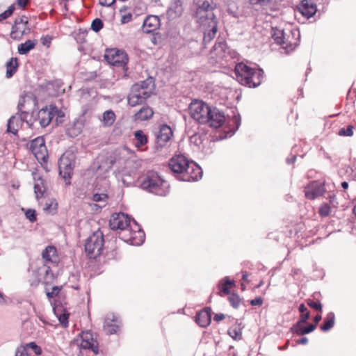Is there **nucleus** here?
<instances>
[{
    "mask_svg": "<svg viewBox=\"0 0 356 356\" xmlns=\"http://www.w3.org/2000/svg\"><path fill=\"white\" fill-rule=\"evenodd\" d=\"M234 73L237 81L249 88L259 86L264 75L262 70L252 68L243 63L236 65Z\"/></svg>",
    "mask_w": 356,
    "mask_h": 356,
    "instance_id": "nucleus-3",
    "label": "nucleus"
},
{
    "mask_svg": "<svg viewBox=\"0 0 356 356\" xmlns=\"http://www.w3.org/2000/svg\"><path fill=\"white\" fill-rule=\"evenodd\" d=\"M229 334L230 335L231 337L236 340L240 339L241 337V332L236 327H232L229 330Z\"/></svg>",
    "mask_w": 356,
    "mask_h": 356,
    "instance_id": "nucleus-46",
    "label": "nucleus"
},
{
    "mask_svg": "<svg viewBox=\"0 0 356 356\" xmlns=\"http://www.w3.org/2000/svg\"><path fill=\"white\" fill-rule=\"evenodd\" d=\"M104 58L109 64L118 67L124 66L128 61L126 53L124 51L116 49H107Z\"/></svg>",
    "mask_w": 356,
    "mask_h": 356,
    "instance_id": "nucleus-12",
    "label": "nucleus"
},
{
    "mask_svg": "<svg viewBox=\"0 0 356 356\" xmlns=\"http://www.w3.org/2000/svg\"><path fill=\"white\" fill-rule=\"evenodd\" d=\"M15 10V6L13 4L10 6L7 10H6L3 13L0 14V22L8 18L13 13Z\"/></svg>",
    "mask_w": 356,
    "mask_h": 356,
    "instance_id": "nucleus-44",
    "label": "nucleus"
},
{
    "mask_svg": "<svg viewBox=\"0 0 356 356\" xmlns=\"http://www.w3.org/2000/svg\"><path fill=\"white\" fill-rule=\"evenodd\" d=\"M317 11L316 5L310 0H302L296 7V16L298 13L307 19L314 16Z\"/></svg>",
    "mask_w": 356,
    "mask_h": 356,
    "instance_id": "nucleus-17",
    "label": "nucleus"
},
{
    "mask_svg": "<svg viewBox=\"0 0 356 356\" xmlns=\"http://www.w3.org/2000/svg\"><path fill=\"white\" fill-rule=\"evenodd\" d=\"M195 3L197 8L193 16L200 15L202 16L209 12H213L216 7L212 2L210 3L208 0H195Z\"/></svg>",
    "mask_w": 356,
    "mask_h": 356,
    "instance_id": "nucleus-23",
    "label": "nucleus"
},
{
    "mask_svg": "<svg viewBox=\"0 0 356 356\" xmlns=\"http://www.w3.org/2000/svg\"><path fill=\"white\" fill-rule=\"evenodd\" d=\"M325 192L324 184L319 181H312L305 188V196L309 200L322 196Z\"/></svg>",
    "mask_w": 356,
    "mask_h": 356,
    "instance_id": "nucleus-15",
    "label": "nucleus"
},
{
    "mask_svg": "<svg viewBox=\"0 0 356 356\" xmlns=\"http://www.w3.org/2000/svg\"><path fill=\"white\" fill-rule=\"evenodd\" d=\"M353 134V127L348 125L346 128L343 127L339 131V136H351Z\"/></svg>",
    "mask_w": 356,
    "mask_h": 356,
    "instance_id": "nucleus-42",
    "label": "nucleus"
},
{
    "mask_svg": "<svg viewBox=\"0 0 356 356\" xmlns=\"http://www.w3.org/2000/svg\"><path fill=\"white\" fill-rule=\"evenodd\" d=\"M209 118L204 124H208L211 127L218 128L225 120V115L217 108H210L209 114L207 115Z\"/></svg>",
    "mask_w": 356,
    "mask_h": 356,
    "instance_id": "nucleus-18",
    "label": "nucleus"
},
{
    "mask_svg": "<svg viewBox=\"0 0 356 356\" xmlns=\"http://www.w3.org/2000/svg\"><path fill=\"white\" fill-rule=\"evenodd\" d=\"M30 149L38 161H45L47 150L42 137H38L33 140L30 145Z\"/></svg>",
    "mask_w": 356,
    "mask_h": 356,
    "instance_id": "nucleus-13",
    "label": "nucleus"
},
{
    "mask_svg": "<svg viewBox=\"0 0 356 356\" xmlns=\"http://www.w3.org/2000/svg\"><path fill=\"white\" fill-rule=\"evenodd\" d=\"M6 77L10 78L16 72L18 67V61L17 58H11L6 63Z\"/></svg>",
    "mask_w": 356,
    "mask_h": 356,
    "instance_id": "nucleus-32",
    "label": "nucleus"
},
{
    "mask_svg": "<svg viewBox=\"0 0 356 356\" xmlns=\"http://www.w3.org/2000/svg\"><path fill=\"white\" fill-rule=\"evenodd\" d=\"M27 24H28V17L26 16H21V17L16 18L14 25Z\"/></svg>",
    "mask_w": 356,
    "mask_h": 356,
    "instance_id": "nucleus-54",
    "label": "nucleus"
},
{
    "mask_svg": "<svg viewBox=\"0 0 356 356\" xmlns=\"http://www.w3.org/2000/svg\"><path fill=\"white\" fill-rule=\"evenodd\" d=\"M76 343L81 348L91 350L96 354L98 353L97 341L90 332H82L79 338L77 339Z\"/></svg>",
    "mask_w": 356,
    "mask_h": 356,
    "instance_id": "nucleus-14",
    "label": "nucleus"
},
{
    "mask_svg": "<svg viewBox=\"0 0 356 356\" xmlns=\"http://www.w3.org/2000/svg\"><path fill=\"white\" fill-rule=\"evenodd\" d=\"M26 103V99L25 97H20L18 105L17 110L18 111H22L25 108V104Z\"/></svg>",
    "mask_w": 356,
    "mask_h": 356,
    "instance_id": "nucleus-55",
    "label": "nucleus"
},
{
    "mask_svg": "<svg viewBox=\"0 0 356 356\" xmlns=\"http://www.w3.org/2000/svg\"><path fill=\"white\" fill-rule=\"evenodd\" d=\"M15 115H17L19 118L20 124L22 123V122H26L29 127L32 125L31 120H28L29 114L27 111H25L24 110L22 111H17V113Z\"/></svg>",
    "mask_w": 356,
    "mask_h": 356,
    "instance_id": "nucleus-40",
    "label": "nucleus"
},
{
    "mask_svg": "<svg viewBox=\"0 0 356 356\" xmlns=\"http://www.w3.org/2000/svg\"><path fill=\"white\" fill-rule=\"evenodd\" d=\"M56 112H58V109L55 106L40 109L38 113V120L40 125L43 128L47 127L56 115Z\"/></svg>",
    "mask_w": 356,
    "mask_h": 356,
    "instance_id": "nucleus-16",
    "label": "nucleus"
},
{
    "mask_svg": "<svg viewBox=\"0 0 356 356\" xmlns=\"http://www.w3.org/2000/svg\"><path fill=\"white\" fill-rule=\"evenodd\" d=\"M26 217L28 218L31 222H34L36 220V215L34 210L29 209L26 213Z\"/></svg>",
    "mask_w": 356,
    "mask_h": 356,
    "instance_id": "nucleus-52",
    "label": "nucleus"
},
{
    "mask_svg": "<svg viewBox=\"0 0 356 356\" xmlns=\"http://www.w3.org/2000/svg\"><path fill=\"white\" fill-rule=\"evenodd\" d=\"M196 323L202 327H207L211 321V309L210 307L204 308L195 316Z\"/></svg>",
    "mask_w": 356,
    "mask_h": 356,
    "instance_id": "nucleus-21",
    "label": "nucleus"
},
{
    "mask_svg": "<svg viewBox=\"0 0 356 356\" xmlns=\"http://www.w3.org/2000/svg\"><path fill=\"white\" fill-rule=\"evenodd\" d=\"M169 168L177 174V178L184 181H195L201 179L203 171L194 161L185 156L179 154L173 156L169 162Z\"/></svg>",
    "mask_w": 356,
    "mask_h": 356,
    "instance_id": "nucleus-2",
    "label": "nucleus"
},
{
    "mask_svg": "<svg viewBox=\"0 0 356 356\" xmlns=\"http://www.w3.org/2000/svg\"><path fill=\"white\" fill-rule=\"evenodd\" d=\"M42 258L50 262H56L57 260V250L54 246H47L42 253Z\"/></svg>",
    "mask_w": 356,
    "mask_h": 356,
    "instance_id": "nucleus-27",
    "label": "nucleus"
},
{
    "mask_svg": "<svg viewBox=\"0 0 356 356\" xmlns=\"http://www.w3.org/2000/svg\"><path fill=\"white\" fill-rule=\"evenodd\" d=\"M183 13L182 3L179 0H176L171 3L170 7L167 10V15L168 19H175L181 15Z\"/></svg>",
    "mask_w": 356,
    "mask_h": 356,
    "instance_id": "nucleus-25",
    "label": "nucleus"
},
{
    "mask_svg": "<svg viewBox=\"0 0 356 356\" xmlns=\"http://www.w3.org/2000/svg\"><path fill=\"white\" fill-rule=\"evenodd\" d=\"M335 323V315L334 312H329L326 317L324 318L323 323L321 325L320 328L323 332H327L330 330Z\"/></svg>",
    "mask_w": 356,
    "mask_h": 356,
    "instance_id": "nucleus-29",
    "label": "nucleus"
},
{
    "mask_svg": "<svg viewBox=\"0 0 356 356\" xmlns=\"http://www.w3.org/2000/svg\"><path fill=\"white\" fill-rule=\"evenodd\" d=\"M232 122L236 126V130L238 129L241 124V118L239 115H234L232 118Z\"/></svg>",
    "mask_w": 356,
    "mask_h": 356,
    "instance_id": "nucleus-57",
    "label": "nucleus"
},
{
    "mask_svg": "<svg viewBox=\"0 0 356 356\" xmlns=\"http://www.w3.org/2000/svg\"><path fill=\"white\" fill-rule=\"evenodd\" d=\"M141 188L154 195L165 196L170 186L156 172L149 171L145 175L140 184Z\"/></svg>",
    "mask_w": 356,
    "mask_h": 356,
    "instance_id": "nucleus-5",
    "label": "nucleus"
},
{
    "mask_svg": "<svg viewBox=\"0 0 356 356\" xmlns=\"http://www.w3.org/2000/svg\"><path fill=\"white\" fill-rule=\"evenodd\" d=\"M263 303V300L261 297H257L250 301V304L252 306L261 305Z\"/></svg>",
    "mask_w": 356,
    "mask_h": 356,
    "instance_id": "nucleus-58",
    "label": "nucleus"
},
{
    "mask_svg": "<svg viewBox=\"0 0 356 356\" xmlns=\"http://www.w3.org/2000/svg\"><path fill=\"white\" fill-rule=\"evenodd\" d=\"M235 57V52L231 51L225 42L216 43L210 52L209 59L212 63H222L228 62Z\"/></svg>",
    "mask_w": 356,
    "mask_h": 356,
    "instance_id": "nucleus-9",
    "label": "nucleus"
},
{
    "mask_svg": "<svg viewBox=\"0 0 356 356\" xmlns=\"http://www.w3.org/2000/svg\"><path fill=\"white\" fill-rule=\"evenodd\" d=\"M154 112L149 106L143 107L134 115L135 120L144 121L149 119L153 115Z\"/></svg>",
    "mask_w": 356,
    "mask_h": 356,
    "instance_id": "nucleus-28",
    "label": "nucleus"
},
{
    "mask_svg": "<svg viewBox=\"0 0 356 356\" xmlns=\"http://www.w3.org/2000/svg\"><path fill=\"white\" fill-rule=\"evenodd\" d=\"M99 2L100 5L108 7L112 6L115 2V0H99Z\"/></svg>",
    "mask_w": 356,
    "mask_h": 356,
    "instance_id": "nucleus-59",
    "label": "nucleus"
},
{
    "mask_svg": "<svg viewBox=\"0 0 356 356\" xmlns=\"http://www.w3.org/2000/svg\"><path fill=\"white\" fill-rule=\"evenodd\" d=\"M307 342H308V339H307V337H304L300 338V339L297 341V343H298V344H303V345L307 344Z\"/></svg>",
    "mask_w": 356,
    "mask_h": 356,
    "instance_id": "nucleus-64",
    "label": "nucleus"
},
{
    "mask_svg": "<svg viewBox=\"0 0 356 356\" xmlns=\"http://www.w3.org/2000/svg\"><path fill=\"white\" fill-rule=\"evenodd\" d=\"M51 41V38L47 35L41 38V42L43 45L49 47Z\"/></svg>",
    "mask_w": 356,
    "mask_h": 356,
    "instance_id": "nucleus-60",
    "label": "nucleus"
},
{
    "mask_svg": "<svg viewBox=\"0 0 356 356\" xmlns=\"http://www.w3.org/2000/svg\"><path fill=\"white\" fill-rule=\"evenodd\" d=\"M108 199V195L105 193H96L94 194L92 196V200L96 202H102V204H95L94 206L96 207L95 211H100V209L105 206V202L106 200Z\"/></svg>",
    "mask_w": 356,
    "mask_h": 356,
    "instance_id": "nucleus-36",
    "label": "nucleus"
},
{
    "mask_svg": "<svg viewBox=\"0 0 356 356\" xmlns=\"http://www.w3.org/2000/svg\"><path fill=\"white\" fill-rule=\"evenodd\" d=\"M32 176L34 180V192L36 197L38 199L43 196L46 187L44 186V180L39 173L37 172H33Z\"/></svg>",
    "mask_w": 356,
    "mask_h": 356,
    "instance_id": "nucleus-24",
    "label": "nucleus"
},
{
    "mask_svg": "<svg viewBox=\"0 0 356 356\" xmlns=\"http://www.w3.org/2000/svg\"><path fill=\"white\" fill-rule=\"evenodd\" d=\"M307 303L310 307L319 312L322 311V305L319 302H314L312 300L309 299L307 300Z\"/></svg>",
    "mask_w": 356,
    "mask_h": 356,
    "instance_id": "nucleus-48",
    "label": "nucleus"
},
{
    "mask_svg": "<svg viewBox=\"0 0 356 356\" xmlns=\"http://www.w3.org/2000/svg\"><path fill=\"white\" fill-rule=\"evenodd\" d=\"M160 26V19L156 15H149L145 18L143 24V31L149 33Z\"/></svg>",
    "mask_w": 356,
    "mask_h": 356,
    "instance_id": "nucleus-22",
    "label": "nucleus"
},
{
    "mask_svg": "<svg viewBox=\"0 0 356 356\" xmlns=\"http://www.w3.org/2000/svg\"><path fill=\"white\" fill-rule=\"evenodd\" d=\"M194 17L204 33V42H210L216 36L218 31L217 21L213 12H209L202 16L201 15H194Z\"/></svg>",
    "mask_w": 356,
    "mask_h": 356,
    "instance_id": "nucleus-6",
    "label": "nucleus"
},
{
    "mask_svg": "<svg viewBox=\"0 0 356 356\" xmlns=\"http://www.w3.org/2000/svg\"><path fill=\"white\" fill-rule=\"evenodd\" d=\"M121 325L120 321L114 314H108L105 318L104 330L108 334L118 332Z\"/></svg>",
    "mask_w": 356,
    "mask_h": 356,
    "instance_id": "nucleus-19",
    "label": "nucleus"
},
{
    "mask_svg": "<svg viewBox=\"0 0 356 356\" xmlns=\"http://www.w3.org/2000/svg\"><path fill=\"white\" fill-rule=\"evenodd\" d=\"M135 136V146L138 148L145 145L147 143V136L141 130H138L134 133Z\"/></svg>",
    "mask_w": 356,
    "mask_h": 356,
    "instance_id": "nucleus-34",
    "label": "nucleus"
},
{
    "mask_svg": "<svg viewBox=\"0 0 356 356\" xmlns=\"http://www.w3.org/2000/svg\"><path fill=\"white\" fill-rule=\"evenodd\" d=\"M309 318V312H307L306 313H303L300 315V321L297 322L295 325L300 326L302 323H305L307 319Z\"/></svg>",
    "mask_w": 356,
    "mask_h": 356,
    "instance_id": "nucleus-51",
    "label": "nucleus"
},
{
    "mask_svg": "<svg viewBox=\"0 0 356 356\" xmlns=\"http://www.w3.org/2000/svg\"><path fill=\"white\" fill-rule=\"evenodd\" d=\"M225 318V315L222 314H216L214 317L213 320L215 321L219 322Z\"/></svg>",
    "mask_w": 356,
    "mask_h": 356,
    "instance_id": "nucleus-61",
    "label": "nucleus"
},
{
    "mask_svg": "<svg viewBox=\"0 0 356 356\" xmlns=\"http://www.w3.org/2000/svg\"><path fill=\"white\" fill-rule=\"evenodd\" d=\"M103 28V22L99 18L95 19L91 24V29L95 32L99 31Z\"/></svg>",
    "mask_w": 356,
    "mask_h": 356,
    "instance_id": "nucleus-43",
    "label": "nucleus"
},
{
    "mask_svg": "<svg viewBox=\"0 0 356 356\" xmlns=\"http://www.w3.org/2000/svg\"><path fill=\"white\" fill-rule=\"evenodd\" d=\"M316 329V325L310 324L309 326L304 327L300 325V327L294 325L292 328L294 332L298 334L303 335L313 332Z\"/></svg>",
    "mask_w": 356,
    "mask_h": 356,
    "instance_id": "nucleus-37",
    "label": "nucleus"
},
{
    "mask_svg": "<svg viewBox=\"0 0 356 356\" xmlns=\"http://www.w3.org/2000/svg\"><path fill=\"white\" fill-rule=\"evenodd\" d=\"M172 136V131L171 128L166 124L161 127L158 134H156V144L158 146L163 147L170 140Z\"/></svg>",
    "mask_w": 356,
    "mask_h": 356,
    "instance_id": "nucleus-20",
    "label": "nucleus"
},
{
    "mask_svg": "<svg viewBox=\"0 0 356 356\" xmlns=\"http://www.w3.org/2000/svg\"><path fill=\"white\" fill-rule=\"evenodd\" d=\"M29 0H17V3L20 7H24L27 5Z\"/></svg>",
    "mask_w": 356,
    "mask_h": 356,
    "instance_id": "nucleus-62",
    "label": "nucleus"
},
{
    "mask_svg": "<svg viewBox=\"0 0 356 356\" xmlns=\"http://www.w3.org/2000/svg\"><path fill=\"white\" fill-rule=\"evenodd\" d=\"M36 44L37 42L35 40H28L25 42L18 45V53L21 55L26 54L35 47Z\"/></svg>",
    "mask_w": 356,
    "mask_h": 356,
    "instance_id": "nucleus-31",
    "label": "nucleus"
},
{
    "mask_svg": "<svg viewBox=\"0 0 356 356\" xmlns=\"http://www.w3.org/2000/svg\"><path fill=\"white\" fill-rule=\"evenodd\" d=\"M75 154L67 150L65 152L58 161L59 174L65 179H70L75 166Z\"/></svg>",
    "mask_w": 356,
    "mask_h": 356,
    "instance_id": "nucleus-10",
    "label": "nucleus"
},
{
    "mask_svg": "<svg viewBox=\"0 0 356 356\" xmlns=\"http://www.w3.org/2000/svg\"><path fill=\"white\" fill-rule=\"evenodd\" d=\"M104 246V236L97 231L90 236L85 244V250L90 258H96L101 254Z\"/></svg>",
    "mask_w": 356,
    "mask_h": 356,
    "instance_id": "nucleus-8",
    "label": "nucleus"
},
{
    "mask_svg": "<svg viewBox=\"0 0 356 356\" xmlns=\"http://www.w3.org/2000/svg\"><path fill=\"white\" fill-rule=\"evenodd\" d=\"M332 211L330 206L327 203H323L318 210V213L321 217L328 216Z\"/></svg>",
    "mask_w": 356,
    "mask_h": 356,
    "instance_id": "nucleus-39",
    "label": "nucleus"
},
{
    "mask_svg": "<svg viewBox=\"0 0 356 356\" xmlns=\"http://www.w3.org/2000/svg\"><path fill=\"white\" fill-rule=\"evenodd\" d=\"M115 120V115L111 110L106 111L102 114V122L106 127L111 126Z\"/></svg>",
    "mask_w": 356,
    "mask_h": 356,
    "instance_id": "nucleus-33",
    "label": "nucleus"
},
{
    "mask_svg": "<svg viewBox=\"0 0 356 356\" xmlns=\"http://www.w3.org/2000/svg\"><path fill=\"white\" fill-rule=\"evenodd\" d=\"M26 347L31 348L34 353L39 355L42 353V349L40 346H38L35 342H30L26 344Z\"/></svg>",
    "mask_w": 356,
    "mask_h": 356,
    "instance_id": "nucleus-50",
    "label": "nucleus"
},
{
    "mask_svg": "<svg viewBox=\"0 0 356 356\" xmlns=\"http://www.w3.org/2000/svg\"><path fill=\"white\" fill-rule=\"evenodd\" d=\"M210 106L202 101L194 100L189 107V113L192 118L200 124H204L209 118L207 115L209 114Z\"/></svg>",
    "mask_w": 356,
    "mask_h": 356,
    "instance_id": "nucleus-11",
    "label": "nucleus"
},
{
    "mask_svg": "<svg viewBox=\"0 0 356 356\" xmlns=\"http://www.w3.org/2000/svg\"><path fill=\"white\" fill-rule=\"evenodd\" d=\"M131 19H132V14H131V13L124 14V15H122L121 23L127 24V23L129 22L130 21H131Z\"/></svg>",
    "mask_w": 356,
    "mask_h": 356,
    "instance_id": "nucleus-56",
    "label": "nucleus"
},
{
    "mask_svg": "<svg viewBox=\"0 0 356 356\" xmlns=\"http://www.w3.org/2000/svg\"><path fill=\"white\" fill-rule=\"evenodd\" d=\"M109 226L113 230H120V238L127 243L140 245L145 241L144 232L127 214L122 212L112 214L109 220Z\"/></svg>",
    "mask_w": 356,
    "mask_h": 356,
    "instance_id": "nucleus-1",
    "label": "nucleus"
},
{
    "mask_svg": "<svg viewBox=\"0 0 356 356\" xmlns=\"http://www.w3.org/2000/svg\"><path fill=\"white\" fill-rule=\"evenodd\" d=\"M152 92V88H148L146 81L134 84L128 96V104L133 107L141 104L150 97Z\"/></svg>",
    "mask_w": 356,
    "mask_h": 356,
    "instance_id": "nucleus-7",
    "label": "nucleus"
},
{
    "mask_svg": "<svg viewBox=\"0 0 356 356\" xmlns=\"http://www.w3.org/2000/svg\"><path fill=\"white\" fill-rule=\"evenodd\" d=\"M68 318L69 315L67 314H62L58 316V320L62 325L67 326L68 324Z\"/></svg>",
    "mask_w": 356,
    "mask_h": 356,
    "instance_id": "nucleus-53",
    "label": "nucleus"
},
{
    "mask_svg": "<svg viewBox=\"0 0 356 356\" xmlns=\"http://www.w3.org/2000/svg\"><path fill=\"white\" fill-rule=\"evenodd\" d=\"M229 286H234V282L233 280H230L227 277H225L219 283L220 290L225 294L229 293L230 290L229 289Z\"/></svg>",
    "mask_w": 356,
    "mask_h": 356,
    "instance_id": "nucleus-38",
    "label": "nucleus"
},
{
    "mask_svg": "<svg viewBox=\"0 0 356 356\" xmlns=\"http://www.w3.org/2000/svg\"><path fill=\"white\" fill-rule=\"evenodd\" d=\"M27 29V24L13 25L10 36L13 38H20Z\"/></svg>",
    "mask_w": 356,
    "mask_h": 356,
    "instance_id": "nucleus-35",
    "label": "nucleus"
},
{
    "mask_svg": "<svg viewBox=\"0 0 356 356\" xmlns=\"http://www.w3.org/2000/svg\"><path fill=\"white\" fill-rule=\"evenodd\" d=\"M298 310L302 314L306 313L307 312H308L307 308L305 307V305L304 304L300 305Z\"/></svg>",
    "mask_w": 356,
    "mask_h": 356,
    "instance_id": "nucleus-63",
    "label": "nucleus"
},
{
    "mask_svg": "<svg viewBox=\"0 0 356 356\" xmlns=\"http://www.w3.org/2000/svg\"><path fill=\"white\" fill-rule=\"evenodd\" d=\"M15 356H30L26 347L19 346L17 348Z\"/></svg>",
    "mask_w": 356,
    "mask_h": 356,
    "instance_id": "nucleus-49",
    "label": "nucleus"
},
{
    "mask_svg": "<svg viewBox=\"0 0 356 356\" xmlns=\"http://www.w3.org/2000/svg\"><path fill=\"white\" fill-rule=\"evenodd\" d=\"M252 6H265L270 4L273 0H248Z\"/></svg>",
    "mask_w": 356,
    "mask_h": 356,
    "instance_id": "nucleus-47",
    "label": "nucleus"
},
{
    "mask_svg": "<svg viewBox=\"0 0 356 356\" xmlns=\"http://www.w3.org/2000/svg\"><path fill=\"white\" fill-rule=\"evenodd\" d=\"M299 37L298 31L291 29L290 27L272 28V38L276 44L281 45L287 52L293 50L298 46Z\"/></svg>",
    "mask_w": 356,
    "mask_h": 356,
    "instance_id": "nucleus-4",
    "label": "nucleus"
},
{
    "mask_svg": "<svg viewBox=\"0 0 356 356\" xmlns=\"http://www.w3.org/2000/svg\"><path fill=\"white\" fill-rule=\"evenodd\" d=\"M62 289V286H53L50 291H47L46 294L49 299L54 298L58 295Z\"/></svg>",
    "mask_w": 356,
    "mask_h": 356,
    "instance_id": "nucleus-45",
    "label": "nucleus"
},
{
    "mask_svg": "<svg viewBox=\"0 0 356 356\" xmlns=\"http://www.w3.org/2000/svg\"><path fill=\"white\" fill-rule=\"evenodd\" d=\"M20 125L19 118L17 115H13L8 121L7 131L16 135Z\"/></svg>",
    "mask_w": 356,
    "mask_h": 356,
    "instance_id": "nucleus-30",
    "label": "nucleus"
},
{
    "mask_svg": "<svg viewBox=\"0 0 356 356\" xmlns=\"http://www.w3.org/2000/svg\"><path fill=\"white\" fill-rule=\"evenodd\" d=\"M83 128V121L76 119L72 124H69L67 129V134L70 137L74 138L81 133Z\"/></svg>",
    "mask_w": 356,
    "mask_h": 356,
    "instance_id": "nucleus-26",
    "label": "nucleus"
},
{
    "mask_svg": "<svg viewBox=\"0 0 356 356\" xmlns=\"http://www.w3.org/2000/svg\"><path fill=\"white\" fill-rule=\"evenodd\" d=\"M228 300H229V302L230 303V305L234 307V308H238V306L240 305V303H241V299L239 298V296L236 294H232L229 298H228Z\"/></svg>",
    "mask_w": 356,
    "mask_h": 356,
    "instance_id": "nucleus-41",
    "label": "nucleus"
}]
</instances>
